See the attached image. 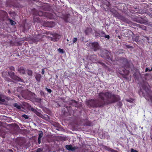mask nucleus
<instances>
[{"instance_id":"6","label":"nucleus","mask_w":152,"mask_h":152,"mask_svg":"<svg viewBox=\"0 0 152 152\" xmlns=\"http://www.w3.org/2000/svg\"><path fill=\"white\" fill-rule=\"evenodd\" d=\"M66 149L69 151H73L78 148L77 147H72V145H66Z\"/></svg>"},{"instance_id":"29","label":"nucleus","mask_w":152,"mask_h":152,"mask_svg":"<svg viewBox=\"0 0 152 152\" xmlns=\"http://www.w3.org/2000/svg\"><path fill=\"white\" fill-rule=\"evenodd\" d=\"M10 69L12 70L13 71H15V68H14V67H13V66L11 67L10 68Z\"/></svg>"},{"instance_id":"22","label":"nucleus","mask_w":152,"mask_h":152,"mask_svg":"<svg viewBox=\"0 0 152 152\" xmlns=\"http://www.w3.org/2000/svg\"><path fill=\"white\" fill-rule=\"evenodd\" d=\"M45 89L48 91V92L49 93L51 92L52 91L51 89H48L47 88H46Z\"/></svg>"},{"instance_id":"13","label":"nucleus","mask_w":152,"mask_h":152,"mask_svg":"<svg viewBox=\"0 0 152 152\" xmlns=\"http://www.w3.org/2000/svg\"><path fill=\"white\" fill-rule=\"evenodd\" d=\"M42 136H43V132L41 131H39V132L38 138H41L42 137Z\"/></svg>"},{"instance_id":"34","label":"nucleus","mask_w":152,"mask_h":152,"mask_svg":"<svg viewBox=\"0 0 152 152\" xmlns=\"http://www.w3.org/2000/svg\"><path fill=\"white\" fill-rule=\"evenodd\" d=\"M34 22H36V20H35V18H34Z\"/></svg>"},{"instance_id":"25","label":"nucleus","mask_w":152,"mask_h":152,"mask_svg":"<svg viewBox=\"0 0 152 152\" xmlns=\"http://www.w3.org/2000/svg\"><path fill=\"white\" fill-rule=\"evenodd\" d=\"M4 98L6 99L7 100H10L11 99L10 98L7 97L6 96H4Z\"/></svg>"},{"instance_id":"7","label":"nucleus","mask_w":152,"mask_h":152,"mask_svg":"<svg viewBox=\"0 0 152 152\" xmlns=\"http://www.w3.org/2000/svg\"><path fill=\"white\" fill-rule=\"evenodd\" d=\"M38 15L39 16H44L48 18H50V17L49 16V14L48 13H44L42 11H39L38 13Z\"/></svg>"},{"instance_id":"11","label":"nucleus","mask_w":152,"mask_h":152,"mask_svg":"<svg viewBox=\"0 0 152 152\" xmlns=\"http://www.w3.org/2000/svg\"><path fill=\"white\" fill-rule=\"evenodd\" d=\"M92 31V29L91 28H88L86 30L85 32L86 35L90 33Z\"/></svg>"},{"instance_id":"39","label":"nucleus","mask_w":152,"mask_h":152,"mask_svg":"<svg viewBox=\"0 0 152 152\" xmlns=\"http://www.w3.org/2000/svg\"><path fill=\"white\" fill-rule=\"evenodd\" d=\"M10 90H9L8 91V93H10Z\"/></svg>"},{"instance_id":"18","label":"nucleus","mask_w":152,"mask_h":152,"mask_svg":"<svg viewBox=\"0 0 152 152\" xmlns=\"http://www.w3.org/2000/svg\"><path fill=\"white\" fill-rule=\"evenodd\" d=\"M10 22L11 25H14L15 24V22L12 20H10Z\"/></svg>"},{"instance_id":"24","label":"nucleus","mask_w":152,"mask_h":152,"mask_svg":"<svg viewBox=\"0 0 152 152\" xmlns=\"http://www.w3.org/2000/svg\"><path fill=\"white\" fill-rule=\"evenodd\" d=\"M0 102H5V100L4 99L2 98L1 97L0 99Z\"/></svg>"},{"instance_id":"12","label":"nucleus","mask_w":152,"mask_h":152,"mask_svg":"<svg viewBox=\"0 0 152 152\" xmlns=\"http://www.w3.org/2000/svg\"><path fill=\"white\" fill-rule=\"evenodd\" d=\"M13 106L15 107H16L17 109H20L21 108L20 106L17 103H15L13 104Z\"/></svg>"},{"instance_id":"46","label":"nucleus","mask_w":152,"mask_h":152,"mask_svg":"<svg viewBox=\"0 0 152 152\" xmlns=\"http://www.w3.org/2000/svg\"><path fill=\"white\" fill-rule=\"evenodd\" d=\"M130 47H131V46H129V47H128L129 48H130Z\"/></svg>"},{"instance_id":"5","label":"nucleus","mask_w":152,"mask_h":152,"mask_svg":"<svg viewBox=\"0 0 152 152\" xmlns=\"http://www.w3.org/2000/svg\"><path fill=\"white\" fill-rule=\"evenodd\" d=\"M31 110L32 112H33L34 113L36 114L37 116L42 118H43V115L42 114H41L39 112H38L36 109H35L33 108H31Z\"/></svg>"},{"instance_id":"10","label":"nucleus","mask_w":152,"mask_h":152,"mask_svg":"<svg viewBox=\"0 0 152 152\" xmlns=\"http://www.w3.org/2000/svg\"><path fill=\"white\" fill-rule=\"evenodd\" d=\"M18 71L20 73L24 74L25 72V69L23 67L19 68L18 69Z\"/></svg>"},{"instance_id":"4","label":"nucleus","mask_w":152,"mask_h":152,"mask_svg":"<svg viewBox=\"0 0 152 152\" xmlns=\"http://www.w3.org/2000/svg\"><path fill=\"white\" fill-rule=\"evenodd\" d=\"M60 38V36L56 33L51 34L50 37L51 40L54 41H57Z\"/></svg>"},{"instance_id":"30","label":"nucleus","mask_w":152,"mask_h":152,"mask_svg":"<svg viewBox=\"0 0 152 152\" xmlns=\"http://www.w3.org/2000/svg\"><path fill=\"white\" fill-rule=\"evenodd\" d=\"M139 37L138 36L136 37V39H135V41L137 42L138 41V40H139Z\"/></svg>"},{"instance_id":"36","label":"nucleus","mask_w":152,"mask_h":152,"mask_svg":"<svg viewBox=\"0 0 152 152\" xmlns=\"http://www.w3.org/2000/svg\"><path fill=\"white\" fill-rule=\"evenodd\" d=\"M96 60V59H94V60L92 59V61H94V60Z\"/></svg>"},{"instance_id":"21","label":"nucleus","mask_w":152,"mask_h":152,"mask_svg":"<svg viewBox=\"0 0 152 152\" xmlns=\"http://www.w3.org/2000/svg\"><path fill=\"white\" fill-rule=\"evenodd\" d=\"M42 149L41 148H39L37 149V152H42Z\"/></svg>"},{"instance_id":"48","label":"nucleus","mask_w":152,"mask_h":152,"mask_svg":"<svg viewBox=\"0 0 152 152\" xmlns=\"http://www.w3.org/2000/svg\"><path fill=\"white\" fill-rule=\"evenodd\" d=\"M67 41H69V40H68V39H67Z\"/></svg>"},{"instance_id":"15","label":"nucleus","mask_w":152,"mask_h":152,"mask_svg":"<svg viewBox=\"0 0 152 152\" xmlns=\"http://www.w3.org/2000/svg\"><path fill=\"white\" fill-rule=\"evenodd\" d=\"M72 105H73L74 106H76L77 105V102L74 100H72Z\"/></svg>"},{"instance_id":"38","label":"nucleus","mask_w":152,"mask_h":152,"mask_svg":"<svg viewBox=\"0 0 152 152\" xmlns=\"http://www.w3.org/2000/svg\"><path fill=\"white\" fill-rule=\"evenodd\" d=\"M150 71H152V67H151V69H150Z\"/></svg>"},{"instance_id":"14","label":"nucleus","mask_w":152,"mask_h":152,"mask_svg":"<svg viewBox=\"0 0 152 152\" xmlns=\"http://www.w3.org/2000/svg\"><path fill=\"white\" fill-rule=\"evenodd\" d=\"M105 33L102 31L100 32V33H99V35L101 37H104L105 36Z\"/></svg>"},{"instance_id":"19","label":"nucleus","mask_w":152,"mask_h":152,"mask_svg":"<svg viewBox=\"0 0 152 152\" xmlns=\"http://www.w3.org/2000/svg\"><path fill=\"white\" fill-rule=\"evenodd\" d=\"M77 39L76 37H75L73 39V44L75 43L77 41Z\"/></svg>"},{"instance_id":"27","label":"nucleus","mask_w":152,"mask_h":152,"mask_svg":"<svg viewBox=\"0 0 152 152\" xmlns=\"http://www.w3.org/2000/svg\"><path fill=\"white\" fill-rule=\"evenodd\" d=\"M45 73V69H42V74L43 75Z\"/></svg>"},{"instance_id":"1","label":"nucleus","mask_w":152,"mask_h":152,"mask_svg":"<svg viewBox=\"0 0 152 152\" xmlns=\"http://www.w3.org/2000/svg\"><path fill=\"white\" fill-rule=\"evenodd\" d=\"M99 97L104 102H101L99 101L91 100L90 102V104H92V106L93 107H102L105 104H109L114 103L119 101L120 99L119 96L112 94L110 91L106 92H102L99 94Z\"/></svg>"},{"instance_id":"35","label":"nucleus","mask_w":152,"mask_h":152,"mask_svg":"<svg viewBox=\"0 0 152 152\" xmlns=\"http://www.w3.org/2000/svg\"><path fill=\"white\" fill-rule=\"evenodd\" d=\"M65 20L66 22H67V20L66 19H65Z\"/></svg>"},{"instance_id":"40","label":"nucleus","mask_w":152,"mask_h":152,"mask_svg":"<svg viewBox=\"0 0 152 152\" xmlns=\"http://www.w3.org/2000/svg\"><path fill=\"white\" fill-rule=\"evenodd\" d=\"M56 78L58 77V76L57 75H56Z\"/></svg>"},{"instance_id":"45","label":"nucleus","mask_w":152,"mask_h":152,"mask_svg":"<svg viewBox=\"0 0 152 152\" xmlns=\"http://www.w3.org/2000/svg\"><path fill=\"white\" fill-rule=\"evenodd\" d=\"M48 27H52V26H48Z\"/></svg>"},{"instance_id":"32","label":"nucleus","mask_w":152,"mask_h":152,"mask_svg":"<svg viewBox=\"0 0 152 152\" xmlns=\"http://www.w3.org/2000/svg\"><path fill=\"white\" fill-rule=\"evenodd\" d=\"M126 100L127 101L130 103H132V101L130 99H126Z\"/></svg>"},{"instance_id":"41","label":"nucleus","mask_w":152,"mask_h":152,"mask_svg":"<svg viewBox=\"0 0 152 152\" xmlns=\"http://www.w3.org/2000/svg\"><path fill=\"white\" fill-rule=\"evenodd\" d=\"M150 99H152V97H150Z\"/></svg>"},{"instance_id":"23","label":"nucleus","mask_w":152,"mask_h":152,"mask_svg":"<svg viewBox=\"0 0 152 152\" xmlns=\"http://www.w3.org/2000/svg\"><path fill=\"white\" fill-rule=\"evenodd\" d=\"M150 69H150L148 68L147 67L145 68V72H147L148 71L149 72H151Z\"/></svg>"},{"instance_id":"43","label":"nucleus","mask_w":152,"mask_h":152,"mask_svg":"<svg viewBox=\"0 0 152 152\" xmlns=\"http://www.w3.org/2000/svg\"><path fill=\"white\" fill-rule=\"evenodd\" d=\"M68 15H67V18H68Z\"/></svg>"},{"instance_id":"26","label":"nucleus","mask_w":152,"mask_h":152,"mask_svg":"<svg viewBox=\"0 0 152 152\" xmlns=\"http://www.w3.org/2000/svg\"><path fill=\"white\" fill-rule=\"evenodd\" d=\"M109 151L110 152H117V151H116L115 150H114L112 149H110L109 150Z\"/></svg>"},{"instance_id":"31","label":"nucleus","mask_w":152,"mask_h":152,"mask_svg":"<svg viewBox=\"0 0 152 152\" xmlns=\"http://www.w3.org/2000/svg\"><path fill=\"white\" fill-rule=\"evenodd\" d=\"M38 143L40 144L41 143V138H38Z\"/></svg>"},{"instance_id":"49","label":"nucleus","mask_w":152,"mask_h":152,"mask_svg":"<svg viewBox=\"0 0 152 152\" xmlns=\"http://www.w3.org/2000/svg\"><path fill=\"white\" fill-rule=\"evenodd\" d=\"M107 58L108 59V58H109V57H107Z\"/></svg>"},{"instance_id":"3","label":"nucleus","mask_w":152,"mask_h":152,"mask_svg":"<svg viewBox=\"0 0 152 152\" xmlns=\"http://www.w3.org/2000/svg\"><path fill=\"white\" fill-rule=\"evenodd\" d=\"M8 74L13 79L18 81L23 82V80L17 76L15 75L14 72H9Z\"/></svg>"},{"instance_id":"44","label":"nucleus","mask_w":152,"mask_h":152,"mask_svg":"<svg viewBox=\"0 0 152 152\" xmlns=\"http://www.w3.org/2000/svg\"><path fill=\"white\" fill-rule=\"evenodd\" d=\"M122 104H120V106H121L122 105Z\"/></svg>"},{"instance_id":"20","label":"nucleus","mask_w":152,"mask_h":152,"mask_svg":"<svg viewBox=\"0 0 152 152\" xmlns=\"http://www.w3.org/2000/svg\"><path fill=\"white\" fill-rule=\"evenodd\" d=\"M58 51H59V52L61 53H64V51L63 49H61V48H59L58 49Z\"/></svg>"},{"instance_id":"33","label":"nucleus","mask_w":152,"mask_h":152,"mask_svg":"<svg viewBox=\"0 0 152 152\" xmlns=\"http://www.w3.org/2000/svg\"><path fill=\"white\" fill-rule=\"evenodd\" d=\"M95 36H99V33H96Z\"/></svg>"},{"instance_id":"42","label":"nucleus","mask_w":152,"mask_h":152,"mask_svg":"<svg viewBox=\"0 0 152 152\" xmlns=\"http://www.w3.org/2000/svg\"><path fill=\"white\" fill-rule=\"evenodd\" d=\"M102 65H103L104 64V63H102Z\"/></svg>"},{"instance_id":"37","label":"nucleus","mask_w":152,"mask_h":152,"mask_svg":"<svg viewBox=\"0 0 152 152\" xmlns=\"http://www.w3.org/2000/svg\"><path fill=\"white\" fill-rule=\"evenodd\" d=\"M50 23V22H48L47 23V24H49Z\"/></svg>"},{"instance_id":"28","label":"nucleus","mask_w":152,"mask_h":152,"mask_svg":"<svg viewBox=\"0 0 152 152\" xmlns=\"http://www.w3.org/2000/svg\"><path fill=\"white\" fill-rule=\"evenodd\" d=\"M105 38H107L108 39H109L110 38V36L108 35H106L105 34V36H104Z\"/></svg>"},{"instance_id":"47","label":"nucleus","mask_w":152,"mask_h":152,"mask_svg":"<svg viewBox=\"0 0 152 152\" xmlns=\"http://www.w3.org/2000/svg\"><path fill=\"white\" fill-rule=\"evenodd\" d=\"M36 18L37 19V20H38V19H37V18Z\"/></svg>"},{"instance_id":"9","label":"nucleus","mask_w":152,"mask_h":152,"mask_svg":"<svg viewBox=\"0 0 152 152\" xmlns=\"http://www.w3.org/2000/svg\"><path fill=\"white\" fill-rule=\"evenodd\" d=\"M35 77L36 80L38 82H40V80L42 77L41 74L39 73H36L35 76Z\"/></svg>"},{"instance_id":"2","label":"nucleus","mask_w":152,"mask_h":152,"mask_svg":"<svg viewBox=\"0 0 152 152\" xmlns=\"http://www.w3.org/2000/svg\"><path fill=\"white\" fill-rule=\"evenodd\" d=\"M89 45L91 48L94 51H96L100 48V46L98 43L96 42H90L89 43Z\"/></svg>"},{"instance_id":"17","label":"nucleus","mask_w":152,"mask_h":152,"mask_svg":"<svg viewBox=\"0 0 152 152\" xmlns=\"http://www.w3.org/2000/svg\"><path fill=\"white\" fill-rule=\"evenodd\" d=\"M22 117L24 118L25 119H28L29 118L28 116L25 114L23 115L22 116Z\"/></svg>"},{"instance_id":"16","label":"nucleus","mask_w":152,"mask_h":152,"mask_svg":"<svg viewBox=\"0 0 152 152\" xmlns=\"http://www.w3.org/2000/svg\"><path fill=\"white\" fill-rule=\"evenodd\" d=\"M27 73L29 75L31 76L32 74V72L31 70H28L27 71Z\"/></svg>"},{"instance_id":"8","label":"nucleus","mask_w":152,"mask_h":152,"mask_svg":"<svg viewBox=\"0 0 152 152\" xmlns=\"http://www.w3.org/2000/svg\"><path fill=\"white\" fill-rule=\"evenodd\" d=\"M43 36L42 35H37L35 37L34 39V41L35 42H37L39 41L42 38Z\"/></svg>"}]
</instances>
